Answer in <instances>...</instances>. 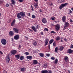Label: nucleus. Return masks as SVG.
Masks as SVG:
<instances>
[{"label":"nucleus","mask_w":73,"mask_h":73,"mask_svg":"<svg viewBox=\"0 0 73 73\" xmlns=\"http://www.w3.org/2000/svg\"><path fill=\"white\" fill-rule=\"evenodd\" d=\"M60 39V37L59 36H58L56 38V40H59Z\"/></svg>","instance_id":"obj_32"},{"label":"nucleus","mask_w":73,"mask_h":73,"mask_svg":"<svg viewBox=\"0 0 73 73\" xmlns=\"http://www.w3.org/2000/svg\"><path fill=\"white\" fill-rule=\"evenodd\" d=\"M40 27V25H37L36 26V28H35V27L34 26L32 27L31 28L34 32H36L37 31L36 29H39Z\"/></svg>","instance_id":"obj_1"},{"label":"nucleus","mask_w":73,"mask_h":73,"mask_svg":"<svg viewBox=\"0 0 73 73\" xmlns=\"http://www.w3.org/2000/svg\"><path fill=\"white\" fill-rule=\"evenodd\" d=\"M27 58L28 59L31 60L32 59V56H27Z\"/></svg>","instance_id":"obj_14"},{"label":"nucleus","mask_w":73,"mask_h":73,"mask_svg":"<svg viewBox=\"0 0 73 73\" xmlns=\"http://www.w3.org/2000/svg\"><path fill=\"white\" fill-rule=\"evenodd\" d=\"M34 5L35 8H37V7L38 5V3H37V2H35L34 4Z\"/></svg>","instance_id":"obj_15"},{"label":"nucleus","mask_w":73,"mask_h":73,"mask_svg":"<svg viewBox=\"0 0 73 73\" xmlns=\"http://www.w3.org/2000/svg\"><path fill=\"white\" fill-rule=\"evenodd\" d=\"M28 29L31 31H32V30L31 29Z\"/></svg>","instance_id":"obj_62"},{"label":"nucleus","mask_w":73,"mask_h":73,"mask_svg":"<svg viewBox=\"0 0 73 73\" xmlns=\"http://www.w3.org/2000/svg\"><path fill=\"white\" fill-rule=\"evenodd\" d=\"M47 73H52V72L51 70H49V72L47 70Z\"/></svg>","instance_id":"obj_35"},{"label":"nucleus","mask_w":73,"mask_h":73,"mask_svg":"<svg viewBox=\"0 0 73 73\" xmlns=\"http://www.w3.org/2000/svg\"><path fill=\"white\" fill-rule=\"evenodd\" d=\"M68 59V57L67 56H65L64 58V60L65 62H67Z\"/></svg>","instance_id":"obj_24"},{"label":"nucleus","mask_w":73,"mask_h":73,"mask_svg":"<svg viewBox=\"0 0 73 73\" xmlns=\"http://www.w3.org/2000/svg\"><path fill=\"white\" fill-rule=\"evenodd\" d=\"M48 66V64H46V63H45L43 65V66L44 68H46Z\"/></svg>","instance_id":"obj_22"},{"label":"nucleus","mask_w":73,"mask_h":73,"mask_svg":"<svg viewBox=\"0 0 73 73\" xmlns=\"http://www.w3.org/2000/svg\"><path fill=\"white\" fill-rule=\"evenodd\" d=\"M33 44L34 46H36V45H37V42H36V41H35L33 42Z\"/></svg>","instance_id":"obj_31"},{"label":"nucleus","mask_w":73,"mask_h":73,"mask_svg":"<svg viewBox=\"0 0 73 73\" xmlns=\"http://www.w3.org/2000/svg\"><path fill=\"white\" fill-rule=\"evenodd\" d=\"M1 42L3 45H5L7 44V41L6 39H2L1 40Z\"/></svg>","instance_id":"obj_3"},{"label":"nucleus","mask_w":73,"mask_h":73,"mask_svg":"<svg viewBox=\"0 0 73 73\" xmlns=\"http://www.w3.org/2000/svg\"><path fill=\"white\" fill-rule=\"evenodd\" d=\"M19 1L20 2H22L23 1V0H19Z\"/></svg>","instance_id":"obj_49"},{"label":"nucleus","mask_w":73,"mask_h":73,"mask_svg":"<svg viewBox=\"0 0 73 73\" xmlns=\"http://www.w3.org/2000/svg\"><path fill=\"white\" fill-rule=\"evenodd\" d=\"M3 3V1H0V4H1Z\"/></svg>","instance_id":"obj_52"},{"label":"nucleus","mask_w":73,"mask_h":73,"mask_svg":"<svg viewBox=\"0 0 73 73\" xmlns=\"http://www.w3.org/2000/svg\"><path fill=\"white\" fill-rule=\"evenodd\" d=\"M40 33L42 35H44V33H43V32H41Z\"/></svg>","instance_id":"obj_58"},{"label":"nucleus","mask_w":73,"mask_h":73,"mask_svg":"<svg viewBox=\"0 0 73 73\" xmlns=\"http://www.w3.org/2000/svg\"><path fill=\"white\" fill-rule=\"evenodd\" d=\"M73 52V50H72L70 49H69L68 50L67 52L69 54H70Z\"/></svg>","instance_id":"obj_17"},{"label":"nucleus","mask_w":73,"mask_h":73,"mask_svg":"<svg viewBox=\"0 0 73 73\" xmlns=\"http://www.w3.org/2000/svg\"><path fill=\"white\" fill-rule=\"evenodd\" d=\"M21 16L22 17H24L25 16V14L24 13L21 12L20 13Z\"/></svg>","instance_id":"obj_13"},{"label":"nucleus","mask_w":73,"mask_h":73,"mask_svg":"<svg viewBox=\"0 0 73 73\" xmlns=\"http://www.w3.org/2000/svg\"><path fill=\"white\" fill-rule=\"evenodd\" d=\"M50 54H47L46 55L48 57L49 56Z\"/></svg>","instance_id":"obj_46"},{"label":"nucleus","mask_w":73,"mask_h":73,"mask_svg":"<svg viewBox=\"0 0 73 73\" xmlns=\"http://www.w3.org/2000/svg\"><path fill=\"white\" fill-rule=\"evenodd\" d=\"M3 73H7V71H5V70H4L3 71Z\"/></svg>","instance_id":"obj_51"},{"label":"nucleus","mask_w":73,"mask_h":73,"mask_svg":"<svg viewBox=\"0 0 73 73\" xmlns=\"http://www.w3.org/2000/svg\"><path fill=\"white\" fill-rule=\"evenodd\" d=\"M65 1V0H61L60 1V2L61 3H62V2H64Z\"/></svg>","instance_id":"obj_44"},{"label":"nucleus","mask_w":73,"mask_h":73,"mask_svg":"<svg viewBox=\"0 0 73 73\" xmlns=\"http://www.w3.org/2000/svg\"><path fill=\"white\" fill-rule=\"evenodd\" d=\"M42 22L44 24H45L47 23V21L46 19L45 18H43L42 19Z\"/></svg>","instance_id":"obj_7"},{"label":"nucleus","mask_w":73,"mask_h":73,"mask_svg":"<svg viewBox=\"0 0 73 73\" xmlns=\"http://www.w3.org/2000/svg\"><path fill=\"white\" fill-rule=\"evenodd\" d=\"M64 48V47L63 46H60V48H59V50L61 51L62 50H63V49Z\"/></svg>","instance_id":"obj_18"},{"label":"nucleus","mask_w":73,"mask_h":73,"mask_svg":"<svg viewBox=\"0 0 73 73\" xmlns=\"http://www.w3.org/2000/svg\"><path fill=\"white\" fill-rule=\"evenodd\" d=\"M53 5V3H51L50 4V6H52Z\"/></svg>","instance_id":"obj_56"},{"label":"nucleus","mask_w":73,"mask_h":73,"mask_svg":"<svg viewBox=\"0 0 73 73\" xmlns=\"http://www.w3.org/2000/svg\"><path fill=\"white\" fill-rule=\"evenodd\" d=\"M58 50V48L57 47H56L55 50V51L57 53L58 52L57 51Z\"/></svg>","instance_id":"obj_27"},{"label":"nucleus","mask_w":73,"mask_h":73,"mask_svg":"<svg viewBox=\"0 0 73 73\" xmlns=\"http://www.w3.org/2000/svg\"><path fill=\"white\" fill-rule=\"evenodd\" d=\"M58 59H56L54 63L55 64H56L58 63Z\"/></svg>","instance_id":"obj_33"},{"label":"nucleus","mask_w":73,"mask_h":73,"mask_svg":"<svg viewBox=\"0 0 73 73\" xmlns=\"http://www.w3.org/2000/svg\"><path fill=\"white\" fill-rule=\"evenodd\" d=\"M45 42H48L49 41V39L46 38L45 40Z\"/></svg>","instance_id":"obj_34"},{"label":"nucleus","mask_w":73,"mask_h":73,"mask_svg":"<svg viewBox=\"0 0 73 73\" xmlns=\"http://www.w3.org/2000/svg\"><path fill=\"white\" fill-rule=\"evenodd\" d=\"M70 48H73V44H71V45Z\"/></svg>","instance_id":"obj_43"},{"label":"nucleus","mask_w":73,"mask_h":73,"mask_svg":"<svg viewBox=\"0 0 73 73\" xmlns=\"http://www.w3.org/2000/svg\"><path fill=\"white\" fill-rule=\"evenodd\" d=\"M69 12H70L69 14H71V13H72V11H71V10L69 9Z\"/></svg>","instance_id":"obj_45"},{"label":"nucleus","mask_w":73,"mask_h":73,"mask_svg":"<svg viewBox=\"0 0 73 73\" xmlns=\"http://www.w3.org/2000/svg\"><path fill=\"white\" fill-rule=\"evenodd\" d=\"M55 18L54 17H52L51 19L52 20H55Z\"/></svg>","instance_id":"obj_37"},{"label":"nucleus","mask_w":73,"mask_h":73,"mask_svg":"<svg viewBox=\"0 0 73 73\" xmlns=\"http://www.w3.org/2000/svg\"><path fill=\"white\" fill-rule=\"evenodd\" d=\"M69 25V23L68 22H66L65 23V26L64 27H68Z\"/></svg>","instance_id":"obj_23"},{"label":"nucleus","mask_w":73,"mask_h":73,"mask_svg":"<svg viewBox=\"0 0 73 73\" xmlns=\"http://www.w3.org/2000/svg\"><path fill=\"white\" fill-rule=\"evenodd\" d=\"M16 22V20L15 19H14L13 20L12 22L11 23V26H14V25H15V23Z\"/></svg>","instance_id":"obj_9"},{"label":"nucleus","mask_w":73,"mask_h":73,"mask_svg":"<svg viewBox=\"0 0 73 73\" xmlns=\"http://www.w3.org/2000/svg\"><path fill=\"white\" fill-rule=\"evenodd\" d=\"M6 7H8L9 6V5L8 4H6L5 5Z\"/></svg>","instance_id":"obj_40"},{"label":"nucleus","mask_w":73,"mask_h":73,"mask_svg":"<svg viewBox=\"0 0 73 73\" xmlns=\"http://www.w3.org/2000/svg\"><path fill=\"white\" fill-rule=\"evenodd\" d=\"M41 72V73H47V70H42Z\"/></svg>","instance_id":"obj_26"},{"label":"nucleus","mask_w":73,"mask_h":73,"mask_svg":"<svg viewBox=\"0 0 73 73\" xmlns=\"http://www.w3.org/2000/svg\"><path fill=\"white\" fill-rule=\"evenodd\" d=\"M38 63V62H37V60H34L33 61V65H36Z\"/></svg>","instance_id":"obj_8"},{"label":"nucleus","mask_w":73,"mask_h":73,"mask_svg":"<svg viewBox=\"0 0 73 73\" xmlns=\"http://www.w3.org/2000/svg\"><path fill=\"white\" fill-rule=\"evenodd\" d=\"M51 59L53 60H54L55 59V58L54 57H51Z\"/></svg>","instance_id":"obj_39"},{"label":"nucleus","mask_w":73,"mask_h":73,"mask_svg":"<svg viewBox=\"0 0 73 73\" xmlns=\"http://www.w3.org/2000/svg\"><path fill=\"white\" fill-rule=\"evenodd\" d=\"M40 56L41 57H44V54L42 53H39Z\"/></svg>","instance_id":"obj_21"},{"label":"nucleus","mask_w":73,"mask_h":73,"mask_svg":"<svg viewBox=\"0 0 73 73\" xmlns=\"http://www.w3.org/2000/svg\"><path fill=\"white\" fill-rule=\"evenodd\" d=\"M70 21L71 23H73V21L71 19H70Z\"/></svg>","instance_id":"obj_48"},{"label":"nucleus","mask_w":73,"mask_h":73,"mask_svg":"<svg viewBox=\"0 0 73 73\" xmlns=\"http://www.w3.org/2000/svg\"><path fill=\"white\" fill-rule=\"evenodd\" d=\"M9 35L11 36H13L14 35L13 32L12 31H10L9 33Z\"/></svg>","instance_id":"obj_12"},{"label":"nucleus","mask_w":73,"mask_h":73,"mask_svg":"<svg viewBox=\"0 0 73 73\" xmlns=\"http://www.w3.org/2000/svg\"><path fill=\"white\" fill-rule=\"evenodd\" d=\"M20 59L21 60H23V59H24V56H21L20 57Z\"/></svg>","instance_id":"obj_25"},{"label":"nucleus","mask_w":73,"mask_h":73,"mask_svg":"<svg viewBox=\"0 0 73 73\" xmlns=\"http://www.w3.org/2000/svg\"><path fill=\"white\" fill-rule=\"evenodd\" d=\"M34 1H35L36 2H38V0H34Z\"/></svg>","instance_id":"obj_61"},{"label":"nucleus","mask_w":73,"mask_h":73,"mask_svg":"<svg viewBox=\"0 0 73 73\" xmlns=\"http://www.w3.org/2000/svg\"><path fill=\"white\" fill-rule=\"evenodd\" d=\"M48 43V42L45 41V46H46Z\"/></svg>","instance_id":"obj_42"},{"label":"nucleus","mask_w":73,"mask_h":73,"mask_svg":"<svg viewBox=\"0 0 73 73\" xmlns=\"http://www.w3.org/2000/svg\"><path fill=\"white\" fill-rule=\"evenodd\" d=\"M17 17L18 19H20L21 18V16L20 13H18L17 14Z\"/></svg>","instance_id":"obj_20"},{"label":"nucleus","mask_w":73,"mask_h":73,"mask_svg":"<svg viewBox=\"0 0 73 73\" xmlns=\"http://www.w3.org/2000/svg\"><path fill=\"white\" fill-rule=\"evenodd\" d=\"M55 29L57 31L60 30V26L59 25H57L55 26Z\"/></svg>","instance_id":"obj_11"},{"label":"nucleus","mask_w":73,"mask_h":73,"mask_svg":"<svg viewBox=\"0 0 73 73\" xmlns=\"http://www.w3.org/2000/svg\"><path fill=\"white\" fill-rule=\"evenodd\" d=\"M31 8L32 9V10L33 11L34 10H33V7H32V5H31Z\"/></svg>","instance_id":"obj_47"},{"label":"nucleus","mask_w":73,"mask_h":73,"mask_svg":"<svg viewBox=\"0 0 73 73\" xmlns=\"http://www.w3.org/2000/svg\"><path fill=\"white\" fill-rule=\"evenodd\" d=\"M25 54L26 55H28L29 54V52H25Z\"/></svg>","instance_id":"obj_38"},{"label":"nucleus","mask_w":73,"mask_h":73,"mask_svg":"<svg viewBox=\"0 0 73 73\" xmlns=\"http://www.w3.org/2000/svg\"><path fill=\"white\" fill-rule=\"evenodd\" d=\"M0 53L1 54H3V53L0 50Z\"/></svg>","instance_id":"obj_53"},{"label":"nucleus","mask_w":73,"mask_h":73,"mask_svg":"<svg viewBox=\"0 0 73 73\" xmlns=\"http://www.w3.org/2000/svg\"><path fill=\"white\" fill-rule=\"evenodd\" d=\"M64 40H65V41H67V39H66V38H64Z\"/></svg>","instance_id":"obj_57"},{"label":"nucleus","mask_w":73,"mask_h":73,"mask_svg":"<svg viewBox=\"0 0 73 73\" xmlns=\"http://www.w3.org/2000/svg\"><path fill=\"white\" fill-rule=\"evenodd\" d=\"M19 35H17L14 36V38L15 40H18L19 39Z\"/></svg>","instance_id":"obj_6"},{"label":"nucleus","mask_w":73,"mask_h":73,"mask_svg":"<svg viewBox=\"0 0 73 73\" xmlns=\"http://www.w3.org/2000/svg\"><path fill=\"white\" fill-rule=\"evenodd\" d=\"M25 70V68H21V72H24V71Z\"/></svg>","instance_id":"obj_28"},{"label":"nucleus","mask_w":73,"mask_h":73,"mask_svg":"<svg viewBox=\"0 0 73 73\" xmlns=\"http://www.w3.org/2000/svg\"><path fill=\"white\" fill-rule=\"evenodd\" d=\"M66 17L65 16H63V17L62 18V19L63 22H65L66 20Z\"/></svg>","instance_id":"obj_16"},{"label":"nucleus","mask_w":73,"mask_h":73,"mask_svg":"<svg viewBox=\"0 0 73 73\" xmlns=\"http://www.w3.org/2000/svg\"><path fill=\"white\" fill-rule=\"evenodd\" d=\"M54 41V40L53 39H52L49 42V44H51L52 42H53V41Z\"/></svg>","instance_id":"obj_30"},{"label":"nucleus","mask_w":73,"mask_h":73,"mask_svg":"<svg viewBox=\"0 0 73 73\" xmlns=\"http://www.w3.org/2000/svg\"><path fill=\"white\" fill-rule=\"evenodd\" d=\"M32 18L34 19L36 18V16H35V15H32Z\"/></svg>","instance_id":"obj_36"},{"label":"nucleus","mask_w":73,"mask_h":73,"mask_svg":"<svg viewBox=\"0 0 73 73\" xmlns=\"http://www.w3.org/2000/svg\"><path fill=\"white\" fill-rule=\"evenodd\" d=\"M29 17H31V14L30 13H29Z\"/></svg>","instance_id":"obj_60"},{"label":"nucleus","mask_w":73,"mask_h":73,"mask_svg":"<svg viewBox=\"0 0 73 73\" xmlns=\"http://www.w3.org/2000/svg\"><path fill=\"white\" fill-rule=\"evenodd\" d=\"M48 48H49V49L50 50V45L48 46Z\"/></svg>","instance_id":"obj_54"},{"label":"nucleus","mask_w":73,"mask_h":73,"mask_svg":"<svg viewBox=\"0 0 73 73\" xmlns=\"http://www.w3.org/2000/svg\"><path fill=\"white\" fill-rule=\"evenodd\" d=\"M25 38L27 39H28V36H25Z\"/></svg>","instance_id":"obj_55"},{"label":"nucleus","mask_w":73,"mask_h":73,"mask_svg":"<svg viewBox=\"0 0 73 73\" xmlns=\"http://www.w3.org/2000/svg\"><path fill=\"white\" fill-rule=\"evenodd\" d=\"M65 27H64V29H63V30H64L66 29V28H65Z\"/></svg>","instance_id":"obj_63"},{"label":"nucleus","mask_w":73,"mask_h":73,"mask_svg":"<svg viewBox=\"0 0 73 73\" xmlns=\"http://www.w3.org/2000/svg\"><path fill=\"white\" fill-rule=\"evenodd\" d=\"M6 62L7 63H9V62L10 61V59L9 56H7L6 58Z\"/></svg>","instance_id":"obj_10"},{"label":"nucleus","mask_w":73,"mask_h":73,"mask_svg":"<svg viewBox=\"0 0 73 73\" xmlns=\"http://www.w3.org/2000/svg\"><path fill=\"white\" fill-rule=\"evenodd\" d=\"M44 30L45 31H48V29L45 28Z\"/></svg>","instance_id":"obj_41"},{"label":"nucleus","mask_w":73,"mask_h":73,"mask_svg":"<svg viewBox=\"0 0 73 73\" xmlns=\"http://www.w3.org/2000/svg\"><path fill=\"white\" fill-rule=\"evenodd\" d=\"M15 57L17 59H19L20 57V55L19 54H17L15 55Z\"/></svg>","instance_id":"obj_19"},{"label":"nucleus","mask_w":73,"mask_h":73,"mask_svg":"<svg viewBox=\"0 0 73 73\" xmlns=\"http://www.w3.org/2000/svg\"><path fill=\"white\" fill-rule=\"evenodd\" d=\"M51 33H56V32H54V31H52L51 32Z\"/></svg>","instance_id":"obj_50"},{"label":"nucleus","mask_w":73,"mask_h":73,"mask_svg":"<svg viewBox=\"0 0 73 73\" xmlns=\"http://www.w3.org/2000/svg\"><path fill=\"white\" fill-rule=\"evenodd\" d=\"M11 2L13 5H15V2L14 1L12 0H11Z\"/></svg>","instance_id":"obj_29"},{"label":"nucleus","mask_w":73,"mask_h":73,"mask_svg":"<svg viewBox=\"0 0 73 73\" xmlns=\"http://www.w3.org/2000/svg\"><path fill=\"white\" fill-rule=\"evenodd\" d=\"M71 9L73 11V8H71Z\"/></svg>","instance_id":"obj_64"},{"label":"nucleus","mask_w":73,"mask_h":73,"mask_svg":"<svg viewBox=\"0 0 73 73\" xmlns=\"http://www.w3.org/2000/svg\"><path fill=\"white\" fill-rule=\"evenodd\" d=\"M17 52V51L15 50H12L11 51V55H15Z\"/></svg>","instance_id":"obj_4"},{"label":"nucleus","mask_w":73,"mask_h":73,"mask_svg":"<svg viewBox=\"0 0 73 73\" xmlns=\"http://www.w3.org/2000/svg\"><path fill=\"white\" fill-rule=\"evenodd\" d=\"M13 31L15 33H18L19 32V29L17 28H13Z\"/></svg>","instance_id":"obj_5"},{"label":"nucleus","mask_w":73,"mask_h":73,"mask_svg":"<svg viewBox=\"0 0 73 73\" xmlns=\"http://www.w3.org/2000/svg\"><path fill=\"white\" fill-rule=\"evenodd\" d=\"M53 46H55V44L54 42L53 43Z\"/></svg>","instance_id":"obj_59"},{"label":"nucleus","mask_w":73,"mask_h":73,"mask_svg":"<svg viewBox=\"0 0 73 73\" xmlns=\"http://www.w3.org/2000/svg\"><path fill=\"white\" fill-rule=\"evenodd\" d=\"M68 4V3H65L64 4H62L60 6L59 9L60 10H61L62 8H63L64 7L66 6Z\"/></svg>","instance_id":"obj_2"}]
</instances>
